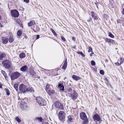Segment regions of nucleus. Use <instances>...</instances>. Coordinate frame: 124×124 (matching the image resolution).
<instances>
[{"label":"nucleus","instance_id":"nucleus-1","mask_svg":"<svg viewBox=\"0 0 124 124\" xmlns=\"http://www.w3.org/2000/svg\"><path fill=\"white\" fill-rule=\"evenodd\" d=\"M3 67L7 69H9L12 65L11 62L8 60L6 59L2 62Z\"/></svg>","mask_w":124,"mask_h":124},{"label":"nucleus","instance_id":"nucleus-2","mask_svg":"<svg viewBox=\"0 0 124 124\" xmlns=\"http://www.w3.org/2000/svg\"><path fill=\"white\" fill-rule=\"evenodd\" d=\"M52 86L49 84H47L46 86V91L50 95H52L55 93L54 90L52 88Z\"/></svg>","mask_w":124,"mask_h":124},{"label":"nucleus","instance_id":"nucleus-3","mask_svg":"<svg viewBox=\"0 0 124 124\" xmlns=\"http://www.w3.org/2000/svg\"><path fill=\"white\" fill-rule=\"evenodd\" d=\"M36 100L37 103L40 106L45 105L46 104V101L40 96L37 97L36 98Z\"/></svg>","mask_w":124,"mask_h":124},{"label":"nucleus","instance_id":"nucleus-4","mask_svg":"<svg viewBox=\"0 0 124 124\" xmlns=\"http://www.w3.org/2000/svg\"><path fill=\"white\" fill-rule=\"evenodd\" d=\"M80 117L81 119L84 120V124H87L88 123V121L85 113L83 112L80 113Z\"/></svg>","mask_w":124,"mask_h":124},{"label":"nucleus","instance_id":"nucleus-5","mask_svg":"<svg viewBox=\"0 0 124 124\" xmlns=\"http://www.w3.org/2000/svg\"><path fill=\"white\" fill-rule=\"evenodd\" d=\"M19 90L22 92L24 93L29 90L28 89H27L26 86L23 84H22L19 86Z\"/></svg>","mask_w":124,"mask_h":124},{"label":"nucleus","instance_id":"nucleus-6","mask_svg":"<svg viewBox=\"0 0 124 124\" xmlns=\"http://www.w3.org/2000/svg\"><path fill=\"white\" fill-rule=\"evenodd\" d=\"M21 74L17 72H15L12 73L11 77V80H14L20 76Z\"/></svg>","mask_w":124,"mask_h":124},{"label":"nucleus","instance_id":"nucleus-7","mask_svg":"<svg viewBox=\"0 0 124 124\" xmlns=\"http://www.w3.org/2000/svg\"><path fill=\"white\" fill-rule=\"evenodd\" d=\"M10 14L12 16L14 17H17L19 16L18 11L16 9L11 10Z\"/></svg>","mask_w":124,"mask_h":124},{"label":"nucleus","instance_id":"nucleus-8","mask_svg":"<svg viewBox=\"0 0 124 124\" xmlns=\"http://www.w3.org/2000/svg\"><path fill=\"white\" fill-rule=\"evenodd\" d=\"M65 114L63 111H61L58 113V117L60 121L63 120L65 118Z\"/></svg>","mask_w":124,"mask_h":124},{"label":"nucleus","instance_id":"nucleus-9","mask_svg":"<svg viewBox=\"0 0 124 124\" xmlns=\"http://www.w3.org/2000/svg\"><path fill=\"white\" fill-rule=\"evenodd\" d=\"M19 106L22 109H25L27 107V103L23 101L20 102Z\"/></svg>","mask_w":124,"mask_h":124},{"label":"nucleus","instance_id":"nucleus-10","mask_svg":"<svg viewBox=\"0 0 124 124\" xmlns=\"http://www.w3.org/2000/svg\"><path fill=\"white\" fill-rule=\"evenodd\" d=\"M55 107L61 110H62L63 109V105L61 103H60L58 102H55L54 104Z\"/></svg>","mask_w":124,"mask_h":124},{"label":"nucleus","instance_id":"nucleus-11","mask_svg":"<svg viewBox=\"0 0 124 124\" xmlns=\"http://www.w3.org/2000/svg\"><path fill=\"white\" fill-rule=\"evenodd\" d=\"M70 97L73 100H75L78 97V95L77 93L74 91L71 92V93H70Z\"/></svg>","mask_w":124,"mask_h":124},{"label":"nucleus","instance_id":"nucleus-12","mask_svg":"<svg viewBox=\"0 0 124 124\" xmlns=\"http://www.w3.org/2000/svg\"><path fill=\"white\" fill-rule=\"evenodd\" d=\"M58 89L60 91H63L64 90V86L63 84L60 83H58Z\"/></svg>","mask_w":124,"mask_h":124},{"label":"nucleus","instance_id":"nucleus-13","mask_svg":"<svg viewBox=\"0 0 124 124\" xmlns=\"http://www.w3.org/2000/svg\"><path fill=\"white\" fill-rule=\"evenodd\" d=\"M93 118L94 120L99 121V123L101 122V118L99 115L97 114L95 115L93 117Z\"/></svg>","mask_w":124,"mask_h":124},{"label":"nucleus","instance_id":"nucleus-14","mask_svg":"<svg viewBox=\"0 0 124 124\" xmlns=\"http://www.w3.org/2000/svg\"><path fill=\"white\" fill-rule=\"evenodd\" d=\"M105 40L106 42L112 44L114 43V40L108 38H105Z\"/></svg>","mask_w":124,"mask_h":124},{"label":"nucleus","instance_id":"nucleus-15","mask_svg":"<svg viewBox=\"0 0 124 124\" xmlns=\"http://www.w3.org/2000/svg\"><path fill=\"white\" fill-rule=\"evenodd\" d=\"M2 40L3 43L6 44L8 42V39L7 38L5 37H3L2 38Z\"/></svg>","mask_w":124,"mask_h":124},{"label":"nucleus","instance_id":"nucleus-16","mask_svg":"<svg viewBox=\"0 0 124 124\" xmlns=\"http://www.w3.org/2000/svg\"><path fill=\"white\" fill-rule=\"evenodd\" d=\"M72 77L74 80L77 81L79 80L81 78L80 77L75 75H72Z\"/></svg>","mask_w":124,"mask_h":124},{"label":"nucleus","instance_id":"nucleus-17","mask_svg":"<svg viewBox=\"0 0 124 124\" xmlns=\"http://www.w3.org/2000/svg\"><path fill=\"white\" fill-rule=\"evenodd\" d=\"M63 65L62 68L65 70L66 69L67 65V63L66 62V61L63 62Z\"/></svg>","mask_w":124,"mask_h":124},{"label":"nucleus","instance_id":"nucleus-18","mask_svg":"<svg viewBox=\"0 0 124 124\" xmlns=\"http://www.w3.org/2000/svg\"><path fill=\"white\" fill-rule=\"evenodd\" d=\"M35 23V22L34 20H31L30 21L29 23H28V26H31Z\"/></svg>","mask_w":124,"mask_h":124},{"label":"nucleus","instance_id":"nucleus-19","mask_svg":"<svg viewBox=\"0 0 124 124\" xmlns=\"http://www.w3.org/2000/svg\"><path fill=\"white\" fill-rule=\"evenodd\" d=\"M68 122L69 123L70 122H72V120H73V116H69L68 117Z\"/></svg>","mask_w":124,"mask_h":124},{"label":"nucleus","instance_id":"nucleus-20","mask_svg":"<svg viewBox=\"0 0 124 124\" xmlns=\"http://www.w3.org/2000/svg\"><path fill=\"white\" fill-rule=\"evenodd\" d=\"M27 68V66L26 65L21 67L20 69V70L22 71H25L26 70Z\"/></svg>","mask_w":124,"mask_h":124},{"label":"nucleus","instance_id":"nucleus-21","mask_svg":"<svg viewBox=\"0 0 124 124\" xmlns=\"http://www.w3.org/2000/svg\"><path fill=\"white\" fill-rule=\"evenodd\" d=\"M92 16L93 18H94V20H96L97 19V17L96 16H95V14L93 12H91Z\"/></svg>","mask_w":124,"mask_h":124},{"label":"nucleus","instance_id":"nucleus-22","mask_svg":"<svg viewBox=\"0 0 124 124\" xmlns=\"http://www.w3.org/2000/svg\"><path fill=\"white\" fill-rule=\"evenodd\" d=\"M5 55L4 54H0V61L5 56Z\"/></svg>","mask_w":124,"mask_h":124},{"label":"nucleus","instance_id":"nucleus-23","mask_svg":"<svg viewBox=\"0 0 124 124\" xmlns=\"http://www.w3.org/2000/svg\"><path fill=\"white\" fill-rule=\"evenodd\" d=\"M25 56V54L24 53H22L20 54L19 55V57L20 58H24Z\"/></svg>","mask_w":124,"mask_h":124},{"label":"nucleus","instance_id":"nucleus-24","mask_svg":"<svg viewBox=\"0 0 124 124\" xmlns=\"http://www.w3.org/2000/svg\"><path fill=\"white\" fill-rule=\"evenodd\" d=\"M27 89H28L29 90L27 91H30L31 92L33 93L34 92V90L33 88L32 87H30L29 88H27Z\"/></svg>","mask_w":124,"mask_h":124},{"label":"nucleus","instance_id":"nucleus-25","mask_svg":"<svg viewBox=\"0 0 124 124\" xmlns=\"http://www.w3.org/2000/svg\"><path fill=\"white\" fill-rule=\"evenodd\" d=\"M35 120H38L41 122L42 120L43 119L42 118L40 117H37L35 118Z\"/></svg>","mask_w":124,"mask_h":124},{"label":"nucleus","instance_id":"nucleus-26","mask_svg":"<svg viewBox=\"0 0 124 124\" xmlns=\"http://www.w3.org/2000/svg\"><path fill=\"white\" fill-rule=\"evenodd\" d=\"M14 40V39L11 36H10L9 39V41L10 42H12Z\"/></svg>","mask_w":124,"mask_h":124},{"label":"nucleus","instance_id":"nucleus-27","mask_svg":"<svg viewBox=\"0 0 124 124\" xmlns=\"http://www.w3.org/2000/svg\"><path fill=\"white\" fill-rule=\"evenodd\" d=\"M15 119L18 122L20 123L21 122V119L18 116H16L15 117Z\"/></svg>","mask_w":124,"mask_h":124},{"label":"nucleus","instance_id":"nucleus-28","mask_svg":"<svg viewBox=\"0 0 124 124\" xmlns=\"http://www.w3.org/2000/svg\"><path fill=\"white\" fill-rule=\"evenodd\" d=\"M18 85L17 84H14V87L15 89L16 90H17L18 89Z\"/></svg>","mask_w":124,"mask_h":124},{"label":"nucleus","instance_id":"nucleus-29","mask_svg":"<svg viewBox=\"0 0 124 124\" xmlns=\"http://www.w3.org/2000/svg\"><path fill=\"white\" fill-rule=\"evenodd\" d=\"M5 91L7 95H10V92L7 89H5Z\"/></svg>","mask_w":124,"mask_h":124},{"label":"nucleus","instance_id":"nucleus-30","mask_svg":"<svg viewBox=\"0 0 124 124\" xmlns=\"http://www.w3.org/2000/svg\"><path fill=\"white\" fill-rule=\"evenodd\" d=\"M22 31L20 30L18 31L17 32V34L18 36H20L22 34Z\"/></svg>","mask_w":124,"mask_h":124},{"label":"nucleus","instance_id":"nucleus-31","mask_svg":"<svg viewBox=\"0 0 124 124\" xmlns=\"http://www.w3.org/2000/svg\"><path fill=\"white\" fill-rule=\"evenodd\" d=\"M108 36L111 38H113L114 37V36L111 32H109L108 33Z\"/></svg>","mask_w":124,"mask_h":124},{"label":"nucleus","instance_id":"nucleus-32","mask_svg":"<svg viewBox=\"0 0 124 124\" xmlns=\"http://www.w3.org/2000/svg\"><path fill=\"white\" fill-rule=\"evenodd\" d=\"M77 53L78 54H80L83 57H84L85 56V55L83 54L82 52H78Z\"/></svg>","mask_w":124,"mask_h":124},{"label":"nucleus","instance_id":"nucleus-33","mask_svg":"<svg viewBox=\"0 0 124 124\" xmlns=\"http://www.w3.org/2000/svg\"><path fill=\"white\" fill-rule=\"evenodd\" d=\"M124 61V59L122 57L120 58V63L121 64L123 63Z\"/></svg>","mask_w":124,"mask_h":124},{"label":"nucleus","instance_id":"nucleus-34","mask_svg":"<svg viewBox=\"0 0 124 124\" xmlns=\"http://www.w3.org/2000/svg\"><path fill=\"white\" fill-rule=\"evenodd\" d=\"M30 74L33 77V76L34 75V71L33 70L31 71L30 73Z\"/></svg>","mask_w":124,"mask_h":124},{"label":"nucleus","instance_id":"nucleus-35","mask_svg":"<svg viewBox=\"0 0 124 124\" xmlns=\"http://www.w3.org/2000/svg\"><path fill=\"white\" fill-rule=\"evenodd\" d=\"M103 17L106 20H107L108 18V16L106 14H104L103 15Z\"/></svg>","mask_w":124,"mask_h":124},{"label":"nucleus","instance_id":"nucleus-36","mask_svg":"<svg viewBox=\"0 0 124 124\" xmlns=\"http://www.w3.org/2000/svg\"><path fill=\"white\" fill-rule=\"evenodd\" d=\"M91 65L92 66H94L95 65V62L93 61H92L91 62Z\"/></svg>","mask_w":124,"mask_h":124},{"label":"nucleus","instance_id":"nucleus-37","mask_svg":"<svg viewBox=\"0 0 124 124\" xmlns=\"http://www.w3.org/2000/svg\"><path fill=\"white\" fill-rule=\"evenodd\" d=\"M92 48L90 47H89V50H88V52L90 53L92 52Z\"/></svg>","mask_w":124,"mask_h":124},{"label":"nucleus","instance_id":"nucleus-38","mask_svg":"<svg viewBox=\"0 0 124 124\" xmlns=\"http://www.w3.org/2000/svg\"><path fill=\"white\" fill-rule=\"evenodd\" d=\"M61 39L63 41H66L65 39V38L63 37V36H61Z\"/></svg>","mask_w":124,"mask_h":124},{"label":"nucleus","instance_id":"nucleus-39","mask_svg":"<svg viewBox=\"0 0 124 124\" xmlns=\"http://www.w3.org/2000/svg\"><path fill=\"white\" fill-rule=\"evenodd\" d=\"M100 73L102 75L104 73V72L103 70H101L100 71Z\"/></svg>","mask_w":124,"mask_h":124},{"label":"nucleus","instance_id":"nucleus-40","mask_svg":"<svg viewBox=\"0 0 124 124\" xmlns=\"http://www.w3.org/2000/svg\"><path fill=\"white\" fill-rule=\"evenodd\" d=\"M35 36L36 37V39H38L39 37V35H35Z\"/></svg>","mask_w":124,"mask_h":124},{"label":"nucleus","instance_id":"nucleus-41","mask_svg":"<svg viewBox=\"0 0 124 124\" xmlns=\"http://www.w3.org/2000/svg\"><path fill=\"white\" fill-rule=\"evenodd\" d=\"M115 64L117 66H119L120 64H121L120 63H119L118 62L115 63Z\"/></svg>","mask_w":124,"mask_h":124},{"label":"nucleus","instance_id":"nucleus-42","mask_svg":"<svg viewBox=\"0 0 124 124\" xmlns=\"http://www.w3.org/2000/svg\"><path fill=\"white\" fill-rule=\"evenodd\" d=\"M3 75L4 76L5 79H6L7 78V74L5 73H5H4Z\"/></svg>","mask_w":124,"mask_h":124},{"label":"nucleus","instance_id":"nucleus-43","mask_svg":"<svg viewBox=\"0 0 124 124\" xmlns=\"http://www.w3.org/2000/svg\"><path fill=\"white\" fill-rule=\"evenodd\" d=\"M73 90H71V88H69L68 89V91L70 92V93H71V92Z\"/></svg>","mask_w":124,"mask_h":124},{"label":"nucleus","instance_id":"nucleus-44","mask_svg":"<svg viewBox=\"0 0 124 124\" xmlns=\"http://www.w3.org/2000/svg\"><path fill=\"white\" fill-rule=\"evenodd\" d=\"M24 1L26 3H28L29 2V0H24Z\"/></svg>","mask_w":124,"mask_h":124},{"label":"nucleus","instance_id":"nucleus-45","mask_svg":"<svg viewBox=\"0 0 124 124\" xmlns=\"http://www.w3.org/2000/svg\"><path fill=\"white\" fill-rule=\"evenodd\" d=\"M121 12L122 13V14L123 15H124V7L123 9L121 11Z\"/></svg>","mask_w":124,"mask_h":124},{"label":"nucleus","instance_id":"nucleus-46","mask_svg":"<svg viewBox=\"0 0 124 124\" xmlns=\"http://www.w3.org/2000/svg\"><path fill=\"white\" fill-rule=\"evenodd\" d=\"M42 124H48L47 122H43Z\"/></svg>","mask_w":124,"mask_h":124},{"label":"nucleus","instance_id":"nucleus-47","mask_svg":"<svg viewBox=\"0 0 124 124\" xmlns=\"http://www.w3.org/2000/svg\"><path fill=\"white\" fill-rule=\"evenodd\" d=\"M24 38L26 39H27V37L25 35L24 36Z\"/></svg>","mask_w":124,"mask_h":124},{"label":"nucleus","instance_id":"nucleus-48","mask_svg":"<svg viewBox=\"0 0 124 124\" xmlns=\"http://www.w3.org/2000/svg\"><path fill=\"white\" fill-rule=\"evenodd\" d=\"M2 88V85L1 83L0 82V88Z\"/></svg>","mask_w":124,"mask_h":124},{"label":"nucleus","instance_id":"nucleus-49","mask_svg":"<svg viewBox=\"0 0 124 124\" xmlns=\"http://www.w3.org/2000/svg\"><path fill=\"white\" fill-rule=\"evenodd\" d=\"M1 72L3 75L5 72L4 71L2 70L1 71Z\"/></svg>","mask_w":124,"mask_h":124},{"label":"nucleus","instance_id":"nucleus-50","mask_svg":"<svg viewBox=\"0 0 124 124\" xmlns=\"http://www.w3.org/2000/svg\"><path fill=\"white\" fill-rule=\"evenodd\" d=\"M94 54V53L93 52V53H92L91 54H90V55L91 56H92L93 54Z\"/></svg>","mask_w":124,"mask_h":124},{"label":"nucleus","instance_id":"nucleus-51","mask_svg":"<svg viewBox=\"0 0 124 124\" xmlns=\"http://www.w3.org/2000/svg\"><path fill=\"white\" fill-rule=\"evenodd\" d=\"M52 32L54 34V33H55V31L54 30H52Z\"/></svg>","mask_w":124,"mask_h":124},{"label":"nucleus","instance_id":"nucleus-52","mask_svg":"<svg viewBox=\"0 0 124 124\" xmlns=\"http://www.w3.org/2000/svg\"><path fill=\"white\" fill-rule=\"evenodd\" d=\"M72 39L74 41L75 40V38L74 37H72Z\"/></svg>","mask_w":124,"mask_h":124},{"label":"nucleus","instance_id":"nucleus-53","mask_svg":"<svg viewBox=\"0 0 124 124\" xmlns=\"http://www.w3.org/2000/svg\"><path fill=\"white\" fill-rule=\"evenodd\" d=\"M18 100H19V99H20V100H22L23 99H21L20 98V97H19V98H18Z\"/></svg>","mask_w":124,"mask_h":124},{"label":"nucleus","instance_id":"nucleus-54","mask_svg":"<svg viewBox=\"0 0 124 124\" xmlns=\"http://www.w3.org/2000/svg\"><path fill=\"white\" fill-rule=\"evenodd\" d=\"M92 20V19L91 18H90V19H89V21H91V20Z\"/></svg>","mask_w":124,"mask_h":124},{"label":"nucleus","instance_id":"nucleus-55","mask_svg":"<svg viewBox=\"0 0 124 124\" xmlns=\"http://www.w3.org/2000/svg\"><path fill=\"white\" fill-rule=\"evenodd\" d=\"M2 25L0 23V27H2Z\"/></svg>","mask_w":124,"mask_h":124},{"label":"nucleus","instance_id":"nucleus-56","mask_svg":"<svg viewBox=\"0 0 124 124\" xmlns=\"http://www.w3.org/2000/svg\"><path fill=\"white\" fill-rule=\"evenodd\" d=\"M105 61L106 62H108V60L107 59H106L105 60Z\"/></svg>","mask_w":124,"mask_h":124}]
</instances>
